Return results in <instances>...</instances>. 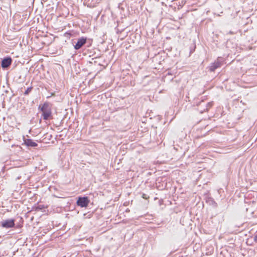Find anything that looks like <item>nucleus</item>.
I'll return each instance as SVG.
<instances>
[{
	"label": "nucleus",
	"mask_w": 257,
	"mask_h": 257,
	"mask_svg": "<svg viewBox=\"0 0 257 257\" xmlns=\"http://www.w3.org/2000/svg\"><path fill=\"white\" fill-rule=\"evenodd\" d=\"M49 110L51 109L49 108V104L47 103H44L41 108V110L42 112Z\"/></svg>",
	"instance_id": "6e6552de"
},
{
	"label": "nucleus",
	"mask_w": 257,
	"mask_h": 257,
	"mask_svg": "<svg viewBox=\"0 0 257 257\" xmlns=\"http://www.w3.org/2000/svg\"><path fill=\"white\" fill-rule=\"evenodd\" d=\"M168 75H170V74H170V73L168 72Z\"/></svg>",
	"instance_id": "ddd939ff"
},
{
	"label": "nucleus",
	"mask_w": 257,
	"mask_h": 257,
	"mask_svg": "<svg viewBox=\"0 0 257 257\" xmlns=\"http://www.w3.org/2000/svg\"><path fill=\"white\" fill-rule=\"evenodd\" d=\"M142 197L144 198V199H147L149 197L147 196V195L145 194H143L142 195Z\"/></svg>",
	"instance_id": "9b49d317"
},
{
	"label": "nucleus",
	"mask_w": 257,
	"mask_h": 257,
	"mask_svg": "<svg viewBox=\"0 0 257 257\" xmlns=\"http://www.w3.org/2000/svg\"><path fill=\"white\" fill-rule=\"evenodd\" d=\"M87 41L86 38L81 37L78 39V41L76 44L74 46V49L75 50H79L82 48V47L84 45Z\"/></svg>",
	"instance_id": "20e7f679"
},
{
	"label": "nucleus",
	"mask_w": 257,
	"mask_h": 257,
	"mask_svg": "<svg viewBox=\"0 0 257 257\" xmlns=\"http://www.w3.org/2000/svg\"><path fill=\"white\" fill-rule=\"evenodd\" d=\"M1 226L6 228L13 227L15 225V220L13 219L4 220L1 222Z\"/></svg>",
	"instance_id": "f257e3e1"
},
{
	"label": "nucleus",
	"mask_w": 257,
	"mask_h": 257,
	"mask_svg": "<svg viewBox=\"0 0 257 257\" xmlns=\"http://www.w3.org/2000/svg\"><path fill=\"white\" fill-rule=\"evenodd\" d=\"M51 111L49 110L47 111H44L42 112V116L43 117V119L45 120H48L49 117L51 116Z\"/></svg>",
	"instance_id": "0eeeda50"
},
{
	"label": "nucleus",
	"mask_w": 257,
	"mask_h": 257,
	"mask_svg": "<svg viewBox=\"0 0 257 257\" xmlns=\"http://www.w3.org/2000/svg\"><path fill=\"white\" fill-rule=\"evenodd\" d=\"M12 59L11 57L5 58L2 61V67L4 69L7 68L12 64Z\"/></svg>",
	"instance_id": "39448f33"
},
{
	"label": "nucleus",
	"mask_w": 257,
	"mask_h": 257,
	"mask_svg": "<svg viewBox=\"0 0 257 257\" xmlns=\"http://www.w3.org/2000/svg\"><path fill=\"white\" fill-rule=\"evenodd\" d=\"M212 102H208L207 104H206V108L204 109L203 111H201V113H203V111H207L209 109V108L212 106Z\"/></svg>",
	"instance_id": "1a4fd4ad"
},
{
	"label": "nucleus",
	"mask_w": 257,
	"mask_h": 257,
	"mask_svg": "<svg viewBox=\"0 0 257 257\" xmlns=\"http://www.w3.org/2000/svg\"><path fill=\"white\" fill-rule=\"evenodd\" d=\"M32 89V87H30L28 88L27 89V90L25 91V92H24V94L26 95H28L29 93L31 91Z\"/></svg>",
	"instance_id": "9d476101"
},
{
	"label": "nucleus",
	"mask_w": 257,
	"mask_h": 257,
	"mask_svg": "<svg viewBox=\"0 0 257 257\" xmlns=\"http://www.w3.org/2000/svg\"><path fill=\"white\" fill-rule=\"evenodd\" d=\"M89 202V200L87 197H79L77 201V204L81 207H86Z\"/></svg>",
	"instance_id": "f03ea898"
},
{
	"label": "nucleus",
	"mask_w": 257,
	"mask_h": 257,
	"mask_svg": "<svg viewBox=\"0 0 257 257\" xmlns=\"http://www.w3.org/2000/svg\"><path fill=\"white\" fill-rule=\"evenodd\" d=\"M254 241L255 242H257V234L254 236Z\"/></svg>",
	"instance_id": "f8f14e48"
},
{
	"label": "nucleus",
	"mask_w": 257,
	"mask_h": 257,
	"mask_svg": "<svg viewBox=\"0 0 257 257\" xmlns=\"http://www.w3.org/2000/svg\"><path fill=\"white\" fill-rule=\"evenodd\" d=\"M222 65V62L218 58L214 63L211 64L209 69L211 72H214L216 69L221 67Z\"/></svg>",
	"instance_id": "7ed1b4c3"
},
{
	"label": "nucleus",
	"mask_w": 257,
	"mask_h": 257,
	"mask_svg": "<svg viewBox=\"0 0 257 257\" xmlns=\"http://www.w3.org/2000/svg\"><path fill=\"white\" fill-rule=\"evenodd\" d=\"M24 144L28 147H35L38 146V144L34 142L32 139H25Z\"/></svg>",
	"instance_id": "423d86ee"
}]
</instances>
